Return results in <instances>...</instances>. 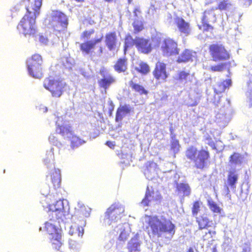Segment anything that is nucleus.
Instances as JSON below:
<instances>
[{
	"label": "nucleus",
	"mask_w": 252,
	"mask_h": 252,
	"mask_svg": "<svg viewBox=\"0 0 252 252\" xmlns=\"http://www.w3.org/2000/svg\"><path fill=\"white\" fill-rule=\"evenodd\" d=\"M229 161L232 164H240L242 162V157L241 154L233 153L229 157Z\"/></svg>",
	"instance_id": "37"
},
{
	"label": "nucleus",
	"mask_w": 252,
	"mask_h": 252,
	"mask_svg": "<svg viewBox=\"0 0 252 252\" xmlns=\"http://www.w3.org/2000/svg\"><path fill=\"white\" fill-rule=\"evenodd\" d=\"M248 1V4L250 5L252 3V0H246Z\"/></svg>",
	"instance_id": "56"
},
{
	"label": "nucleus",
	"mask_w": 252,
	"mask_h": 252,
	"mask_svg": "<svg viewBox=\"0 0 252 252\" xmlns=\"http://www.w3.org/2000/svg\"><path fill=\"white\" fill-rule=\"evenodd\" d=\"M124 208L119 203H114L107 208L104 214V220L109 224L117 221L124 212Z\"/></svg>",
	"instance_id": "8"
},
{
	"label": "nucleus",
	"mask_w": 252,
	"mask_h": 252,
	"mask_svg": "<svg viewBox=\"0 0 252 252\" xmlns=\"http://www.w3.org/2000/svg\"><path fill=\"white\" fill-rule=\"evenodd\" d=\"M175 80L179 83L184 85L188 86L191 85L195 77L194 73H191L189 71L183 69L178 72Z\"/></svg>",
	"instance_id": "14"
},
{
	"label": "nucleus",
	"mask_w": 252,
	"mask_h": 252,
	"mask_svg": "<svg viewBox=\"0 0 252 252\" xmlns=\"http://www.w3.org/2000/svg\"><path fill=\"white\" fill-rule=\"evenodd\" d=\"M65 83L51 76L45 78L43 87L48 90L54 97H60L63 93Z\"/></svg>",
	"instance_id": "5"
},
{
	"label": "nucleus",
	"mask_w": 252,
	"mask_h": 252,
	"mask_svg": "<svg viewBox=\"0 0 252 252\" xmlns=\"http://www.w3.org/2000/svg\"><path fill=\"white\" fill-rule=\"evenodd\" d=\"M130 112L131 108L129 105H124L118 107L116 114V122H121L126 115L130 113Z\"/></svg>",
	"instance_id": "25"
},
{
	"label": "nucleus",
	"mask_w": 252,
	"mask_h": 252,
	"mask_svg": "<svg viewBox=\"0 0 252 252\" xmlns=\"http://www.w3.org/2000/svg\"><path fill=\"white\" fill-rule=\"evenodd\" d=\"M193 52L191 50L186 49L178 57L176 62L179 63L192 62L193 61Z\"/></svg>",
	"instance_id": "24"
},
{
	"label": "nucleus",
	"mask_w": 252,
	"mask_h": 252,
	"mask_svg": "<svg viewBox=\"0 0 252 252\" xmlns=\"http://www.w3.org/2000/svg\"><path fill=\"white\" fill-rule=\"evenodd\" d=\"M68 233L70 235H76L78 237H81L84 233V229L82 227L75 224L70 227Z\"/></svg>",
	"instance_id": "36"
},
{
	"label": "nucleus",
	"mask_w": 252,
	"mask_h": 252,
	"mask_svg": "<svg viewBox=\"0 0 252 252\" xmlns=\"http://www.w3.org/2000/svg\"><path fill=\"white\" fill-rule=\"evenodd\" d=\"M208 205L211 211L214 213L220 214L222 211V209L213 200H209L208 201Z\"/></svg>",
	"instance_id": "39"
},
{
	"label": "nucleus",
	"mask_w": 252,
	"mask_h": 252,
	"mask_svg": "<svg viewBox=\"0 0 252 252\" xmlns=\"http://www.w3.org/2000/svg\"><path fill=\"white\" fill-rule=\"evenodd\" d=\"M104 43L108 50L111 52H117L121 45L117 33L115 31L110 32L105 34Z\"/></svg>",
	"instance_id": "11"
},
{
	"label": "nucleus",
	"mask_w": 252,
	"mask_h": 252,
	"mask_svg": "<svg viewBox=\"0 0 252 252\" xmlns=\"http://www.w3.org/2000/svg\"><path fill=\"white\" fill-rule=\"evenodd\" d=\"M185 156L193 163V167L195 169L200 170H204L207 168L211 158L210 152L207 148H201L198 150L193 146L186 149Z\"/></svg>",
	"instance_id": "2"
},
{
	"label": "nucleus",
	"mask_w": 252,
	"mask_h": 252,
	"mask_svg": "<svg viewBox=\"0 0 252 252\" xmlns=\"http://www.w3.org/2000/svg\"><path fill=\"white\" fill-rule=\"evenodd\" d=\"M94 33V29H91L90 30L87 31L86 30L84 31L81 35V38L82 39H88L90 38L91 35Z\"/></svg>",
	"instance_id": "46"
},
{
	"label": "nucleus",
	"mask_w": 252,
	"mask_h": 252,
	"mask_svg": "<svg viewBox=\"0 0 252 252\" xmlns=\"http://www.w3.org/2000/svg\"><path fill=\"white\" fill-rule=\"evenodd\" d=\"M140 243L139 241L138 236L135 235L131 238L127 244V249L129 252H139Z\"/></svg>",
	"instance_id": "27"
},
{
	"label": "nucleus",
	"mask_w": 252,
	"mask_h": 252,
	"mask_svg": "<svg viewBox=\"0 0 252 252\" xmlns=\"http://www.w3.org/2000/svg\"><path fill=\"white\" fill-rule=\"evenodd\" d=\"M216 234V231L215 230H208L202 236V240L204 241H212L214 240L213 238Z\"/></svg>",
	"instance_id": "41"
},
{
	"label": "nucleus",
	"mask_w": 252,
	"mask_h": 252,
	"mask_svg": "<svg viewBox=\"0 0 252 252\" xmlns=\"http://www.w3.org/2000/svg\"><path fill=\"white\" fill-rule=\"evenodd\" d=\"M142 13V11L139 7H135L133 10L134 17H139Z\"/></svg>",
	"instance_id": "48"
},
{
	"label": "nucleus",
	"mask_w": 252,
	"mask_h": 252,
	"mask_svg": "<svg viewBox=\"0 0 252 252\" xmlns=\"http://www.w3.org/2000/svg\"><path fill=\"white\" fill-rule=\"evenodd\" d=\"M134 33H138L144 29V26L141 22H136L133 23Z\"/></svg>",
	"instance_id": "45"
},
{
	"label": "nucleus",
	"mask_w": 252,
	"mask_h": 252,
	"mask_svg": "<svg viewBox=\"0 0 252 252\" xmlns=\"http://www.w3.org/2000/svg\"><path fill=\"white\" fill-rule=\"evenodd\" d=\"M250 249H249V250H247V249H244L242 252H250Z\"/></svg>",
	"instance_id": "53"
},
{
	"label": "nucleus",
	"mask_w": 252,
	"mask_h": 252,
	"mask_svg": "<svg viewBox=\"0 0 252 252\" xmlns=\"http://www.w3.org/2000/svg\"><path fill=\"white\" fill-rule=\"evenodd\" d=\"M239 175L235 169L229 170L227 176V184L228 186L226 188L227 194H229L230 190L228 187L231 189H235L236 185L238 182Z\"/></svg>",
	"instance_id": "22"
},
{
	"label": "nucleus",
	"mask_w": 252,
	"mask_h": 252,
	"mask_svg": "<svg viewBox=\"0 0 252 252\" xmlns=\"http://www.w3.org/2000/svg\"><path fill=\"white\" fill-rule=\"evenodd\" d=\"M50 23L54 30L59 32L65 31L68 24L66 15L56 10L52 11Z\"/></svg>",
	"instance_id": "7"
},
{
	"label": "nucleus",
	"mask_w": 252,
	"mask_h": 252,
	"mask_svg": "<svg viewBox=\"0 0 252 252\" xmlns=\"http://www.w3.org/2000/svg\"><path fill=\"white\" fill-rule=\"evenodd\" d=\"M160 48L162 55L165 57L176 56L179 54L180 51L177 42L169 37L163 40Z\"/></svg>",
	"instance_id": "9"
},
{
	"label": "nucleus",
	"mask_w": 252,
	"mask_h": 252,
	"mask_svg": "<svg viewBox=\"0 0 252 252\" xmlns=\"http://www.w3.org/2000/svg\"><path fill=\"white\" fill-rule=\"evenodd\" d=\"M136 47L138 52L144 54H149L153 49L149 39L140 37H136Z\"/></svg>",
	"instance_id": "15"
},
{
	"label": "nucleus",
	"mask_w": 252,
	"mask_h": 252,
	"mask_svg": "<svg viewBox=\"0 0 252 252\" xmlns=\"http://www.w3.org/2000/svg\"><path fill=\"white\" fill-rule=\"evenodd\" d=\"M43 59L41 56L38 54H35L32 56L29 61L28 66H42Z\"/></svg>",
	"instance_id": "32"
},
{
	"label": "nucleus",
	"mask_w": 252,
	"mask_h": 252,
	"mask_svg": "<svg viewBox=\"0 0 252 252\" xmlns=\"http://www.w3.org/2000/svg\"><path fill=\"white\" fill-rule=\"evenodd\" d=\"M217 21V17L211 10H205L201 18V25L198 28L203 32L212 31L214 30L213 24Z\"/></svg>",
	"instance_id": "10"
},
{
	"label": "nucleus",
	"mask_w": 252,
	"mask_h": 252,
	"mask_svg": "<svg viewBox=\"0 0 252 252\" xmlns=\"http://www.w3.org/2000/svg\"><path fill=\"white\" fill-rule=\"evenodd\" d=\"M129 84L133 91L139 93L141 95H147L148 93V92L143 86L134 82L132 80L129 81Z\"/></svg>",
	"instance_id": "33"
},
{
	"label": "nucleus",
	"mask_w": 252,
	"mask_h": 252,
	"mask_svg": "<svg viewBox=\"0 0 252 252\" xmlns=\"http://www.w3.org/2000/svg\"><path fill=\"white\" fill-rule=\"evenodd\" d=\"M39 40L42 44H46L48 42V39L43 35H40L39 36Z\"/></svg>",
	"instance_id": "50"
},
{
	"label": "nucleus",
	"mask_w": 252,
	"mask_h": 252,
	"mask_svg": "<svg viewBox=\"0 0 252 252\" xmlns=\"http://www.w3.org/2000/svg\"><path fill=\"white\" fill-rule=\"evenodd\" d=\"M44 229L50 237L49 242L53 249L59 251L63 245L62 238V230L57 227L55 221H47L44 224Z\"/></svg>",
	"instance_id": "3"
},
{
	"label": "nucleus",
	"mask_w": 252,
	"mask_h": 252,
	"mask_svg": "<svg viewBox=\"0 0 252 252\" xmlns=\"http://www.w3.org/2000/svg\"><path fill=\"white\" fill-rule=\"evenodd\" d=\"M28 70L32 77L40 78L43 75V69L42 66H28Z\"/></svg>",
	"instance_id": "30"
},
{
	"label": "nucleus",
	"mask_w": 252,
	"mask_h": 252,
	"mask_svg": "<svg viewBox=\"0 0 252 252\" xmlns=\"http://www.w3.org/2000/svg\"><path fill=\"white\" fill-rule=\"evenodd\" d=\"M231 85V80L226 79L222 82H218L214 87V90L216 94H219L224 92L226 88Z\"/></svg>",
	"instance_id": "29"
},
{
	"label": "nucleus",
	"mask_w": 252,
	"mask_h": 252,
	"mask_svg": "<svg viewBox=\"0 0 252 252\" xmlns=\"http://www.w3.org/2000/svg\"><path fill=\"white\" fill-rule=\"evenodd\" d=\"M113 109H112L111 110V111H110V115H111V114H112V111H113Z\"/></svg>",
	"instance_id": "58"
},
{
	"label": "nucleus",
	"mask_w": 252,
	"mask_h": 252,
	"mask_svg": "<svg viewBox=\"0 0 252 252\" xmlns=\"http://www.w3.org/2000/svg\"><path fill=\"white\" fill-rule=\"evenodd\" d=\"M103 48L102 46H100L99 48V49L98 50V54L101 55L103 53Z\"/></svg>",
	"instance_id": "52"
},
{
	"label": "nucleus",
	"mask_w": 252,
	"mask_h": 252,
	"mask_svg": "<svg viewBox=\"0 0 252 252\" xmlns=\"http://www.w3.org/2000/svg\"><path fill=\"white\" fill-rule=\"evenodd\" d=\"M42 0H21L20 3L26 6L27 13L29 14L37 17L40 13V9L42 5Z\"/></svg>",
	"instance_id": "12"
},
{
	"label": "nucleus",
	"mask_w": 252,
	"mask_h": 252,
	"mask_svg": "<svg viewBox=\"0 0 252 252\" xmlns=\"http://www.w3.org/2000/svg\"><path fill=\"white\" fill-rule=\"evenodd\" d=\"M149 235L162 237L163 241L170 242L175 234L176 226L169 220H160L157 216H149L147 221Z\"/></svg>",
	"instance_id": "1"
},
{
	"label": "nucleus",
	"mask_w": 252,
	"mask_h": 252,
	"mask_svg": "<svg viewBox=\"0 0 252 252\" xmlns=\"http://www.w3.org/2000/svg\"><path fill=\"white\" fill-rule=\"evenodd\" d=\"M173 138L170 143V150L174 153V157L180 151V145L179 144V140Z\"/></svg>",
	"instance_id": "38"
},
{
	"label": "nucleus",
	"mask_w": 252,
	"mask_h": 252,
	"mask_svg": "<svg viewBox=\"0 0 252 252\" xmlns=\"http://www.w3.org/2000/svg\"><path fill=\"white\" fill-rule=\"evenodd\" d=\"M104 1L110 3L112 2L114 0H103Z\"/></svg>",
	"instance_id": "55"
},
{
	"label": "nucleus",
	"mask_w": 252,
	"mask_h": 252,
	"mask_svg": "<svg viewBox=\"0 0 252 252\" xmlns=\"http://www.w3.org/2000/svg\"><path fill=\"white\" fill-rule=\"evenodd\" d=\"M127 1H128V2L129 3H131V1H132V0H127Z\"/></svg>",
	"instance_id": "57"
},
{
	"label": "nucleus",
	"mask_w": 252,
	"mask_h": 252,
	"mask_svg": "<svg viewBox=\"0 0 252 252\" xmlns=\"http://www.w3.org/2000/svg\"><path fill=\"white\" fill-rule=\"evenodd\" d=\"M102 37L95 39L94 40H87L80 45V49L84 53L89 54L92 53L97 43L101 42Z\"/></svg>",
	"instance_id": "19"
},
{
	"label": "nucleus",
	"mask_w": 252,
	"mask_h": 252,
	"mask_svg": "<svg viewBox=\"0 0 252 252\" xmlns=\"http://www.w3.org/2000/svg\"><path fill=\"white\" fill-rule=\"evenodd\" d=\"M84 143V141L82 140L78 137L75 135L72 136V139L71 140V146L72 148H74L75 147H78Z\"/></svg>",
	"instance_id": "42"
},
{
	"label": "nucleus",
	"mask_w": 252,
	"mask_h": 252,
	"mask_svg": "<svg viewBox=\"0 0 252 252\" xmlns=\"http://www.w3.org/2000/svg\"><path fill=\"white\" fill-rule=\"evenodd\" d=\"M106 144L112 149H114L115 146V144L114 142H112L110 141H108L106 142Z\"/></svg>",
	"instance_id": "51"
},
{
	"label": "nucleus",
	"mask_w": 252,
	"mask_h": 252,
	"mask_svg": "<svg viewBox=\"0 0 252 252\" xmlns=\"http://www.w3.org/2000/svg\"><path fill=\"white\" fill-rule=\"evenodd\" d=\"M136 70L143 74H146L150 71V69L146 63L141 62L139 63V67L136 68Z\"/></svg>",
	"instance_id": "43"
},
{
	"label": "nucleus",
	"mask_w": 252,
	"mask_h": 252,
	"mask_svg": "<svg viewBox=\"0 0 252 252\" xmlns=\"http://www.w3.org/2000/svg\"><path fill=\"white\" fill-rule=\"evenodd\" d=\"M176 190L178 194H182L183 196H188L191 192V189L188 183H177L176 186Z\"/></svg>",
	"instance_id": "26"
},
{
	"label": "nucleus",
	"mask_w": 252,
	"mask_h": 252,
	"mask_svg": "<svg viewBox=\"0 0 252 252\" xmlns=\"http://www.w3.org/2000/svg\"><path fill=\"white\" fill-rule=\"evenodd\" d=\"M133 45L136 46V38L134 39L130 34L126 35L125 38V50Z\"/></svg>",
	"instance_id": "40"
},
{
	"label": "nucleus",
	"mask_w": 252,
	"mask_h": 252,
	"mask_svg": "<svg viewBox=\"0 0 252 252\" xmlns=\"http://www.w3.org/2000/svg\"><path fill=\"white\" fill-rule=\"evenodd\" d=\"M187 252H193V249L192 248H189L188 251H187Z\"/></svg>",
	"instance_id": "54"
},
{
	"label": "nucleus",
	"mask_w": 252,
	"mask_h": 252,
	"mask_svg": "<svg viewBox=\"0 0 252 252\" xmlns=\"http://www.w3.org/2000/svg\"><path fill=\"white\" fill-rule=\"evenodd\" d=\"M113 68L119 73L125 72L127 69V59L126 57L119 58L115 63Z\"/></svg>",
	"instance_id": "23"
},
{
	"label": "nucleus",
	"mask_w": 252,
	"mask_h": 252,
	"mask_svg": "<svg viewBox=\"0 0 252 252\" xmlns=\"http://www.w3.org/2000/svg\"><path fill=\"white\" fill-rule=\"evenodd\" d=\"M196 221L197 223L199 230L208 229L210 227L215 229L216 227V224L204 215L196 217Z\"/></svg>",
	"instance_id": "20"
},
{
	"label": "nucleus",
	"mask_w": 252,
	"mask_h": 252,
	"mask_svg": "<svg viewBox=\"0 0 252 252\" xmlns=\"http://www.w3.org/2000/svg\"><path fill=\"white\" fill-rule=\"evenodd\" d=\"M230 63H221L217 64L211 65L210 67V70L212 72H222L223 71L227 66H229Z\"/></svg>",
	"instance_id": "35"
},
{
	"label": "nucleus",
	"mask_w": 252,
	"mask_h": 252,
	"mask_svg": "<svg viewBox=\"0 0 252 252\" xmlns=\"http://www.w3.org/2000/svg\"><path fill=\"white\" fill-rule=\"evenodd\" d=\"M56 131L63 137L72 135L73 133L71 126L69 125H58L57 126Z\"/></svg>",
	"instance_id": "28"
},
{
	"label": "nucleus",
	"mask_w": 252,
	"mask_h": 252,
	"mask_svg": "<svg viewBox=\"0 0 252 252\" xmlns=\"http://www.w3.org/2000/svg\"><path fill=\"white\" fill-rule=\"evenodd\" d=\"M48 207L49 211L52 212L63 213L64 210L63 203L61 200L57 201L55 203L49 204Z\"/></svg>",
	"instance_id": "34"
},
{
	"label": "nucleus",
	"mask_w": 252,
	"mask_h": 252,
	"mask_svg": "<svg viewBox=\"0 0 252 252\" xmlns=\"http://www.w3.org/2000/svg\"><path fill=\"white\" fill-rule=\"evenodd\" d=\"M128 238V235L125 231H122L121 232L119 236V240L122 241H125Z\"/></svg>",
	"instance_id": "47"
},
{
	"label": "nucleus",
	"mask_w": 252,
	"mask_h": 252,
	"mask_svg": "<svg viewBox=\"0 0 252 252\" xmlns=\"http://www.w3.org/2000/svg\"><path fill=\"white\" fill-rule=\"evenodd\" d=\"M208 50L212 60L214 62L225 61L230 58L229 51L222 44H211L209 45Z\"/></svg>",
	"instance_id": "6"
},
{
	"label": "nucleus",
	"mask_w": 252,
	"mask_h": 252,
	"mask_svg": "<svg viewBox=\"0 0 252 252\" xmlns=\"http://www.w3.org/2000/svg\"><path fill=\"white\" fill-rule=\"evenodd\" d=\"M175 24L181 33L185 36L190 34L191 28L189 24L182 18L177 17L176 18Z\"/></svg>",
	"instance_id": "21"
},
{
	"label": "nucleus",
	"mask_w": 252,
	"mask_h": 252,
	"mask_svg": "<svg viewBox=\"0 0 252 252\" xmlns=\"http://www.w3.org/2000/svg\"><path fill=\"white\" fill-rule=\"evenodd\" d=\"M166 68V65L165 63L160 62H157L153 71L154 77L158 81H165L168 77Z\"/></svg>",
	"instance_id": "16"
},
{
	"label": "nucleus",
	"mask_w": 252,
	"mask_h": 252,
	"mask_svg": "<svg viewBox=\"0 0 252 252\" xmlns=\"http://www.w3.org/2000/svg\"><path fill=\"white\" fill-rule=\"evenodd\" d=\"M47 178H49L50 184H48L50 188L52 187L54 189H59L61 186V175L60 170L59 169L55 168L51 171Z\"/></svg>",
	"instance_id": "17"
},
{
	"label": "nucleus",
	"mask_w": 252,
	"mask_h": 252,
	"mask_svg": "<svg viewBox=\"0 0 252 252\" xmlns=\"http://www.w3.org/2000/svg\"><path fill=\"white\" fill-rule=\"evenodd\" d=\"M36 18L35 16L25 14L17 26L18 29L25 36H34L37 33L35 25Z\"/></svg>",
	"instance_id": "4"
},
{
	"label": "nucleus",
	"mask_w": 252,
	"mask_h": 252,
	"mask_svg": "<svg viewBox=\"0 0 252 252\" xmlns=\"http://www.w3.org/2000/svg\"><path fill=\"white\" fill-rule=\"evenodd\" d=\"M217 142L215 143L213 141H212V142H209L208 143V145L212 148V149L213 150L218 151L219 148H218V147L217 146Z\"/></svg>",
	"instance_id": "49"
},
{
	"label": "nucleus",
	"mask_w": 252,
	"mask_h": 252,
	"mask_svg": "<svg viewBox=\"0 0 252 252\" xmlns=\"http://www.w3.org/2000/svg\"><path fill=\"white\" fill-rule=\"evenodd\" d=\"M155 192L153 190H151L149 187L147 188L145 196L142 200L141 203L143 206H148L151 201L159 202L161 199L160 194L154 195Z\"/></svg>",
	"instance_id": "18"
},
{
	"label": "nucleus",
	"mask_w": 252,
	"mask_h": 252,
	"mask_svg": "<svg viewBox=\"0 0 252 252\" xmlns=\"http://www.w3.org/2000/svg\"><path fill=\"white\" fill-rule=\"evenodd\" d=\"M201 202L199 201H195L193 202L191 209L192 214L193 216H196L200 212Z\"/></svg>",
	"instance_id": "44"
},
{
	"label": "nucleus",
	"mask_w": 252,
	"mask_h": 252,
	"mask_svg": "<svg viewBox=\"0 0 252 252\" xmlns=\"http://www.w3.org/2000/svg\"><path fill=\"white\" fill-rule=\"evenodd\" d=\"M99 73L102 77L98 80V84L100 88L106 91L111 85L116 82L115 77L110 74L104 67H102L99 70Z\"/></svg>",
	"instance_id": "13"
},
{
	"label": "nucleus",
	"mask_w": 252,
	"mask_h": 252,
	"mask_svg": "<svg viewBox=\"0 0 252 252\" xmlns=\"http://www.w3.org/2000/svg\"><path fill=\"white\" fill-rule=\"evenodd\" d=\"M233 3L230 0H220L215 7V10L220 11H228L232 7Z\"/></svg>",
	"instance_id": "31"
}]
</instances>
